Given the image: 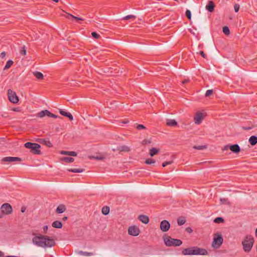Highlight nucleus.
<instances>
[{"instance_id":"f257e3e1","label":"nucleus","mask_w":257,"mask_h":257,"mask_svg":"<svg viewBox=\"0 0 257 257\" xmlns=\"http://www.w3.org/2000/svg\"><path fill=\"white\" fill-rule=\"evenodd\" d=\"M32 242L36 246L43 248L52 247L55 244L53 238L41 234L34 236L32 238Z\"/></svg>"},{"instance_id":"f03ea898","label":"nucleus","mask_w":257,"mask_h":257,"mask_svg":"<svg viewBox=\"0 0 257 257\" xmlns=\"http://www.w3.org/2000/svg\"><path fill=\"white\" fill-rule=\"evenodd\" d=\"M207 253L206 249L195 246L185 248L182 250L184 255H206Z\"/></svg>"},{"instance_id":"7ed1b4c3","label":"nucleus","mask_w":257,"mask_h":257,"mask_svg":"<svg viewBox=\"0 0 257 257\" xmlns=\"http://www.w3.org/2000/svg\"><path fill=\"white\" fill-rule=\"evenodd\" d=\"M165 244L167 246H178L182 244V241L180 239H174L170 236L164 237Z\"/></svg>"},{"instance_id":"20e7f679","label":"nucleus","mask_w":257,"mask_h":257,"mask_svg":"<svg viewBox=\"0 0 257 257\" xmlns=\"http://www.w3.org/2000/svg\"><path fill=\"white\" fill-rule=\"evenodd\" d=\"M253 238L250 236H246L244 240L242 242L243 249L245 251H249L253 245Z\"/></svg>"},{"instance_id":"39448f33","label":"nucleus","mask_w":257,"mask_h":257,"mask_svg":"<svg viewBox=\"0 0 257 257\" xmlns=\"http://www.w3.org/2000/svg\"><path fill=\"white\" fill-rule=\"evenodd\" d=\"M25 147L28 149H31L32 152L35 154H39L40 153V145L36 143H32L30 142L26 143Z\"/></svg>"},{"instance_id":"423d86ee","label":"nucleus","mask_w":257,"mask_h":257,"mask_svg":"<svg viewBox=\"0 0 257 257\" xmlns=\"http://www.w3.org/2000/svg\"><path fill=\"white\" fill-rule=\"evenodd\" d=\"M206 116V113L204 111H197L194 116V121L196 124H200Z\"/></svg>"},{"instance_id":"0eeeda50","label":"nucleus","mask_w":257,"mask_h":257,"mask_svg":"<svg viewBox=\"0 0 257 257\" xmlns=\"http://www.w3.org/2000/svg\"><path fill=\"white\" fill-rule=\"evenodd\" d=\"M8 96L9 100L13 103H17L19 102V99L16 93L12 89L8 90Z\"/></svg>"},{"instance_id":"6e6552de","label":"nucleus","mask_w":257,"mask_h":257,"mask_svg":"<svg viewBox=\"0 0 257 257\" xmlns=\"http://www.w3.org/2000/svg\"><path fill=\"white\" fill-rule=\"evenodd\" d=\"M1 211L3 214L9 215L12 212V207L10 204L4 203L1 206Z\"/></svg>"},{"instance_id":"1a4fd4ad","label":"nucleus","mask_w":257,"mask_h":257,"mask_svg":"<svg viewBox=\"0 0 257 257\" xmlns=\"http://www.w3.org/2000/svg\"><path fill=\"white\" fill-rule=\"evenodd\" d=\"M223 238L220 235H217L216 237H214L212 242V245L213 247L218 248L222 243Z\"/></svg>"},{"instance_id":"9d476101","label":"nucleus","mask_w":257,"mask_h":257,"mask_svg":"<svg viewBox=\"0 0 257 257\" xmlns=\"http://www.w3.org/2000/svg\"><path fill=\"white\" fill-rule=\"evenodd\" d=\"M140 229L135 226H131L128 229V233L130 235L133 236H137L140 233Z\"/></svg>"},{"instance_id":"9b49d317","label":"nucleus","mask_w":257,"mask_h":257,"mask_svg":"<svg viewBox=\"0 0 257 257\" xmlns=\"http://www.w3.org/2000/svg\"><path fill=\"white\" fill-rule=\"evenodd\" d=\"M170 227V224L167 220H164L160 223V229L163 232L167 231Z\"/></svg>"},{"instance_id":"f8f14e48","label":"nucleus","mask_w":257,"mask_h":257,"mask_svg":"<svg viewBox=\"0 0 257 257\" xmlns=\"http://www.w3.org/2000/svg\"><path fill=\"white\" fill-rule=\"evenodd\" d=\"M21 160V159L18 157H7L4 158L2 159V161L4 162H12L15 161H20Z\"/></svg>"},{"instance_id":"ddd939ff","label":"nucleus","mask_w":257,"mask_h":257,"mask_svg":"<svg viewBox=\"0 0 257 257\" xmlns=\"http://www.w3.org/2000/svg\"><path fill=\"white\" fill-rule=\"evenodd\" d=\"M59 111H60V113L61 115L68 117L70 120H73V117L70 113L65 111L62 109H60Z\"/></svg>"},{"instance_id":"4468645a","label":"nucleus","mask_w":257,"mask_h":257,"mask_svg":"<svg viewBox=\"0 0 257 257\" xmlns=\"http://www.w3.org/2000/svg\"><path fill=\"white\" fill-rule=\"evenodd\" d=\"M139 220L145 224H147L149 221V218L148 216L141 215L139 217Z\"/></svg>"},{"instance_id":"2eb2a0df","label":"nucleus","mask_w":257,"mask_h":257,"mask_svg":"<svg viewBox=\"0 0 257 257\" xmlns=\"http://www.w3.org/2000/svg\"><path fill=\"white\" fill-rule=\"evenodd\" d=\"M229 149L234 153H238L240 151V148L237 144L230 146Z\"/></svg>"},{"instance_id":"dca6fc26","label":"nucleus","mask_w":257,"mask_h":257,"mask_svg":"<svg viewBox=\"0 0 257 257\" xmlns=\"http://www.w3.org/2000/svg\"><path fill=\"white\" fill-rule=\"evenodd\" d=\"M206 9L210 12H212L214 9V5L212 2L210 1L206 6Z\"/></svg>"},{"instance_id":"f3484780","label":"nucleus","mask_w":257,"mask_h":257,"mask_svg":"<svg viewBox=\"0 0 257 257\" xmlns=\"http://www.w3.org/2000/svg\"><path fill=\"white\" fill-rule=\"evenodd\" d=\"M49 114H50V111L47 110H44L40 111L38 114V116L40 117H43L45 116H49Z\"/></svg>"},{"instance_id":"a211bd4d","label":"nucleus","mask_w":257,"mask_h":257,"mask_svg":"<svg viewBox=\"0 0 257 257\" xmlns=\"http://www.w3.org/2000/svg\"><path fill=\"white\" fill-rule=\"evenodd\" d=\"M66 210V207L63 205H60L56 208V212L57 213H62L64 212Z\"/></svg>"},{"instance_id":"6ab92c4d","label":"nucleus","mask_w":257,"mask_h":257,"mask_svg":"<svg viewBox=\"0 0 257 257\" xmlns=\"http://www.w3.org/2000/svg\"><path fill=\"white\" fill-rule=\"evenodd\" d=\"M249 142L252 146L255 145L257 143V137L251 136L249 139Z\"/></svg>"},{"instance_id":"aec40b11","label":"nucleus","mask_w":257,"mask_h":257,"mask_svg":"<svg viewBox=\"0 0 257 257\" xmlns=\"http://www.w3.org/2000/svg\"><path fill=\"white\" fill-rule=\"evenodd\" d=\"M52 225L54 228H61L62 227V223L59 221H55L52 223Z\"/></svg>"},{"instance_id":"412c9836","label":"nucleus","mask_w":257,"mask_h":257,"mask_svg":"<svg viewBox=\"0 0 257 257\" xmlns=\"http://www.w3.org/2000/svg\"><path fill=\"white\" fill-rule=\"evenodd\" d=\"M166 124L168 126H174L177 125V122L174 119H168L167 120Z\"/></svg>"},{"instance_id":"4be33fe9","label":"nucleus","mask_w":257,"mask_h":257,"mask_svg":"<svg viewBox=\"0 0 257 257\" xmlns=\"http://www.w3.org/2000/svg\"><path fill=\"white\" fill-rule=\"evenodd\" d=\"M33 74L38 79H42L43 78V74L40 72H33Z\"/></svg>"},{"instance_id":"5701e85b","label":"nucleus","mask_w":257,"mask_h":257,"mask_svg":"<svg viewBox=\"0 0 257 257\" xmlns=\"http://www.w3.org/2000/svg\"><path fill=\"white\" fill-rule=\"evenodd\" d=\"M158 152H159L158 149H157L156 148H152L150 150V155L151 157H153L155 155L157 154L158 153Z\"/></svg>"},{"instance_id":"b1692460","label":"nucleus","mask_w":257,"mask_h":257,"mask_svg":"<svg viewBox=\"0 0 257 257\" xmlns=\"http://www.w3.org/2000/svg\"><path fill=\"white\" fill-rule=\"evenodd\" d=\"M68 171L69 172H73V173H82L83 172L84 170L82 169L73 168V169H68Z\"/></svg>"},{"instance_id":"393cba45","label":"nucleus","mask_w":257,"mask_h":257,"mask_svg":"<svg viewBox=\"0 0 257 257\" xmlns=\"http://www.w3.org/2000/svg\"><path fill=\"white\" fill-rule=\"evenodd\" d=\"M78 253L80 255L84 256H91L94 254L92 252H85L83 251H78Z\"/></svg>"},{"instance_id":"a878e982","label":"nucleus","mask_w":257,"mask_h":257,"mask_svg":"<svg viewBox=\"0 0 257 257\" xmlns=\"http://www.w3.org/2000/svg\"><path fill=\"white\" fill-rule=\"evenodd\" d=\"M118 150L121 152H128L130 151L129 148L126 146H122L118 148Z\"/></svg>"},{"instance_id":"bb28decb","label":"nucleus","mask_w":257,"mask_h":257,"mask_svg":"<svg viewBox=\"0 0 257 257\" xmlns=\"http://www.w3.org/2000/svg\"><path fill=\"white\" fill-rule=\"evenodd\" d=\"M62 160L66 163H71L73 162L74 160L73 158L66 157L62 158Z\"/></svg>"},{"instance_id":"cd10ccee","label":"nucleus","mask_w":257,"mask_h":257,"mask_svg":"<svg viewBox=\"0 0 257 257\" xmlns=\"http://www.w3.org/2000/svg\"><path fill=\"white\" fill-rule=\"evenodd\" d=\"M13 61L12 60H9V61H8L6 63V65L4 67V70H6L10 68L11 66L13 65Z\"/></svg>"},{"instance_id":"c85d7f7f","label":"nucleus","mask_w":257,"mask_h":257,"mask_svg":"<svg viewBox=\"0 0 257 257\" xmlns=\"http://www.w3.org/2000/svg\"><path fill=\"white\" fill-rule=\"evenodd\" d=\"M109 208L107 206L103 207L102 208V213L104 215H107L109 213Z\"/></svg>"},{"instance_id":"c756f323","label":"nucleus","mask_w":257,"mask_h":257,"mask_svg":"<svg viewBox=\"0 0 257 257\" xmlns=\"http://www.w3.org/2000/svg\"><path fill=\"white\" fill-rule=\"evenodd\" d=\"M66 17L68 19H70V17L76 20V21H78V20H82V19L80 18H78V17H76L75 16H74L70 14H66Z\"/></svg>"},{"instance_id":"7c9ffc66","label":"nucleus","mask_w":257,"mask_h":257,"mask_svg":"<svg viewBox=\"0 0 257 257\" xmlns=\"http://www.w3.org/2000/svg\"><path fill=\"white\" fill-rule=\"evenodd\" d=\"M223 218L220 217H217L214 220V222L216 223H223Z\"/></svg>"},{"instance_id":"2f4dec72","label":"nucleus","mask_w":257,"mask_h":257,"mask_svg":"<svg viewBox=\"0 0 257 257\" xmlns=\"http://www.w3.org/2000/svg\"><path fill=\"white\" fill-rule=\"evenodd\" d=\"M42 142L48 147H51L52 146V144L51 142L48 140H44Z\"/></svg>"},{"instance_id":"473e14b6","label":"nucleus","mask_w":257,"mask_h":257,"mask_svg":"<svg viewBox=\"0 0 257 257\" xmlns=\"http://www.w3.org/2000/svg\"><path fill=\"white\" fill-rule=\"evenodd\" d=\"M223 32L226 35H228L230 33V31L227 26H225L223 28Z\"/></svg>"},{"instance_id":"72a5a7b5","label":"nucleus","mask_w":257,"mask_h":257,"mask_svg":"<svg viewBox=\"0 0 257 257\" xmlns=\"http://www.w3.org/2000/svg\"><path fill=\"white\" fill-rule=\"evenodd\" d=\"M136 16L131 15H127L123 18V19L124 20H128L131 19H135Z\"/></svg>"},{"instance_id":"f704fd0d","label":"nucleus","mask_w":257,"mask_h":257,"mask_svg":"<svg viewBox=\"0 0 257 257\" xmlns=\"http://www.w3.org/2000/svg\"><path fill=\"white\" fill-rule=\"evenodd\" d=\"M145 163L147 164H152L155 163V161L152 159H148L146 160Z\"/></svg>"},{"instance_id":"c9c22d12","label":"nucleus","mask_w":257,"mask_h":257,"mask_svg":"<svg viewBox=\"0 0 257 257\" xmlns=\"http://www.w3.org/2000/svg\"><path fill=\"white\" fill-rule=\"evenodd\" d=\"M186 16L188 18V19L191 20V13L190 10H187L186 11Z\"/></svg>"},{"instance_id":"e433bc0d","label":"nucleus","mask_w":257,"mask_h":257,"mask_svg":"<svg viewBox=\"0 0 257 257\" xmlns=\"http://www.w3.org/2000/svg\"><path fill=\"white\" fill-rule=\"evenodd\" d=\"M186 220L184 219H179L178 220V224L179 225H183L185 223Z\"/></svg>"},{"instance_id":"4c0bfd02","label":"nucleus","mask_w":257,"mask_h":257,"mask_svg":"<svg viewBox=\"0 0 257 257\" xmlns=\"http://www.w3.org/2000/svg\"><path fill=\"white\" fill-rule=\"evenodd\" d=\"M193 148L195 149H196V150H203L204 149H205V147L204 146H194Z\"/></svg>"},{"instance_id":"58836bf2","label":"nucleus","mask_w":257,"mask_h":257,"mask_svg":"<svg viewBox=\"0 0 257 257\" xmlns=\"http://www.w3.org/2000/svg\"><path fill=\"white\" fill-rule=\"evenodd\" d=\"M91 35H92V36L95 39H98L100 37V35H98L97 33H96L95 32H92L91 33Z\"/></svg>"},{"instance_id":"ea45409f","label":"nucleus","mask_w":257,"mask_h":257,"mask_svg":"<svg viewBox=\"0 0 257 257\" xmlns=\"http://www.w3.org/2000/svg\"><path fill=\"white\" fill-rule=\"evenodd\" d=\"M213 93V90H211V89H209V90H207L206 92V93H205V96H210V95H211Z\"/></svg>"},{"instance_id":"a19ab883","label":"nucleus","mask_w":257,"mask_h":257,"mask_svg":"<svg viewBox=\"0 0 257 257\" xmlns=\"http://www.w3.org/2000/svg\"><path fill=\"white\" fill-rule=\"evenodd\" d=\"M240 6L238 4H235L234 6V9L235 12L237 13L239 10Z\"/></svg>"},{"instance_id":"79ce46f5","label":"nucleus","mask_w":257,"mask_h":257,"mask_svg":"<svg viewBox=\"0 0 257 257\" xmlns=\"http://www.w3.org/2000/svg\"><path fill=\"white\" fill-rule=\"evenodd\" d=\"M20 53L22 54V55H26V53H27V51H26V50L25 49V47H23L22 48V49L20 51Z\"/></svg>"},{"instance_id":"37998d69","label":"nucleus","mask_w":257,"mask_h":257,"mask_svg":"<svg viewBox=\"0 0 257 257\" xmlns=\"http://www.w3.org/2000/svg\"><path fill=\"white\" fill-rule=\"evenodd\" d=\"M68 156H77V153L75 152L69 151L68 152Z\"/></svg>"},{"instance_id":"c03bdc74","label":"nucleus","mask_w":257,"mask_h":257,"mask_svg":"<svg viewBox=\"0 0 257 257\" xmlns=\"http://www.w3.org/2000/svg\"><path fill=\"white\" fill-rule=\"evenodd\" d=\"M172 163V161H167V162H165L163 163L162 164V166L163 167H165L166 166H167V165H170Z\"/></svg>"},{"instance_id":"a18cd8bd","label":"nucleus","mask_w":257,"mask_h":257,"mask_svg":"<svg viewBox=\"0 0 257 257\" xmlns=\"http://www.w3.org/2000/svg\"><path fill=\"white\" fill-rule=\"evenodd\" d=\"M137 128L138 130H142L145 128V127L143 124H139L137 125Z\"/></svg>"},{"instance_id":"49530a36","label":"nucleus","mask_w":257,"mask_h":257,"mask_svg":"<svg viewBox=\"0 0 257 257\" xmlns=\"http://www.w3.org/2000/svg\"><path fill=\"white\" fill-rule=\"evenodd\" d=\"M6 56V53L5 52H3L0 54V57L2 59L4 58Z\"/></svg>"},{"instance_id":"de8ad7c7","label":"nucleus","mask_w":257,"mask_h":257,"mask_svg":"<svg viewBox=\"0 0 257 257\" xmlns=\"http://www.w3.org/2000/svg\"><path fill=\"white\" fill-rule=\"evenodd\" d=\"M48 116L51 117H53V118H55L57 117V115H56L54 114H53V113H51L50 112V114H49V116Z\"/></svg>"},{"instance_id":"09e8293b","label":"nucleus","mask_w":257,"mask_h":257,"mask_svg":"<svg viewBox=\"0 0 257 257\" xmlns=\"http://www.w3.org/2000/svg\"><path fill=\"white\" fill-rule=\"evenodd\" d=\"M68 152L69 151H62L60 153L62 155H68Z\"/></svg>"},{"instance_id":"8fccbe9b","label":"nucleus","mask_w":257,"mask_h":257,"mask_svg":"<svg viewBox=\"0 0 257 257\" xmlns=\"http://www.w3.org/2000/svg\"><path fill=\"white\" fill-rule=\"evenodd\" d=\"M48 226L47 225H45L44 227H43V231H44V233H46L47 231L48 230Z\"/></svg>"},{"instance_id":"3c124183","label":"nucleus","mask_w":257,"mask_h":257,"mask_svg":"<svg viewBox=\"0 0 257 257\" xmlns=\"http://www.w3.org/2000/svg\"><path fill=\"white\" fill-rule=\"evenodd\" d=\"M186 230L189 233H191L192 232V229L190 227H187L186 228Z\"/></svg>"},{"instance_id":"603ef678","label":"nucleus","mask_w":257,"mask_h":257,"mask_svg":"<svg viewBox=\"0 0 257 257\" xmlns=\"http://www.w3.org/2000/svg\"><path fill=\"white\" fill-rule=\"evenodd\" d=\"M226 199H225V198H221L220 199V202L222 203H225V202H226Z\"/></svg>"},{"instance_id":"864d4df0","label":"nucleus","mask_w":257,"mask_h":257,"mask_svg":"<svg viewBox=\"0 0 257 257\" xmlns=\"http://www.w3.org/2000/svg\"><path fill=\"white\" fill-rule=\"evenodd\" d=\"M230 146L226 145L224 147L223 150H227L228 149H229Z\"/></svg>"},{"instance_id":"5fc2aeb1","label":"nucleus","mask_w":257,"mask_h":257,"mask_svg":"<svg viewBox=\"0 0 257 257\" xmlns=\"http://www.w3.org/2000/svg\"><path fill=\"white\" fill-rule=\"evenodd\" d=\"M94 158L97 160H102L103 158V157H98V156L94 157Z\"/></svg>"},{"instance_id":"6e6d98bb","label":"nucleus","mask_w":257,"mask_h":257,"mask_svg":"<svg viewBox=\"0 0 257 257\" xmlns=\"http://www.w3.org/2000/svg\"><path fill=\"white\" fill-rule=\"evenodd\" d=\"M200 54L203 58H205V54L203 51H200Z\"/></svg>"},{"instance_id":"4d7b16f0","label":"nucleus","mask_w":257,"mask_h":257,"mask_svg":"<svg viewBox=\"0 0 257 257\" xmlns=\"http://www.w3.org/2000/svg\"><path fill=\"white\" fill-rule=\"evenodd\" d=\"M4 255V253L0 251V257H2Z\"/></svg>"},{"instance_id":"13d9d810","label":"nucleus","mask_w":257,"mask_h":257,"mask_svg":"<svg viewBox=\"0 0 257 257\" xmlns=\"http://www.w3.org/2000/svg\"><path fill=\"white\" fill-rule=\"evenodd\" d=\"M188 82V80H184L182 81V83L184 84V83H186Z\"/></svg>"},{"instance_id":"bf43d9fd","label":"nucleus","mask_w":257,"mask_h":257,"mask_svg":"<svg viewBox=\"0 0 257 257\" xmlns=\"http://www.w3.org/2000/svg\"><path fill=\"white\" fill-rule=\"evenodd\" d=\"M21 211H22V212H25V208H22V209H21Z\"/></svg>"},{"instance_id":"052dcab7","label":"nucleus","mask_w":257,"mask_h":257,"mask_svg":"<svg viewBox=\"0 0 257 257\" xmlns=\"http://www.w3.org/2000/svg\"><path fill=\"white\" fill-rule=\"evenodd\" d=\"M255 234L256 236L257 237V227H256V229L255 230Z\"/></svg>"},{"instance_id":"680f3d73","label":"nucleus","mask_w":257,"mask_h":257,"mask_svg":"<svg viewBox=\"0 0 257 257\" xmlns=\"http://www.w3.org/2000/svg\"><path fill=\"white\" fill-rule=\"evenodd\" d=\"M54 2L57 3L58 2L59 0H53Z\"/></svg>"},{"instance_id":"e2e57ef3","label":"nucleus","mask_w":257,"mask_h":257,"mask_svg":"<svg viewBox=\"0 0 257 257\" xmlns=\"http://www.w3.org/2000/svg\"><path fill=\"white\" fill-rule=\"evenodd\" d=\"M67 219V217H64V219L66 220V219Z\"/></svg>"},{"instance_id":"0e129e2a","label":"nucleus","mask_w":257,"mask_h":257,"mask_svg":"<svg viewBox=\"0 0 257 257\" xmlns=\"http://www.w3.org/2000/svg\"><path fill=\"white\" fill-rule=\"evenodd\" d=\"M1 218V215H0V218Z\"/></svg>"}]
</instances>
